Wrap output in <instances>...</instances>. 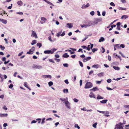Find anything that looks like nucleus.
Segmentation results:
<instances>
[{
  "instance_id": "nucleus-35",
  "label": "nucleus",
  "mask_w": 129,
  "mask_h": 129,
  "mask_svg": "<svg viewBox=\"0 0 129 129\" xmlns=\"http://www.w3.org/2000/svg\"><path fill=\"white\" fill-rule=\"evenodd\" d=\"M80 66L82 67H83V63L81 61H79Z\"/></svg>"
},
{
  "instance_id": "nucleus-31",
  "label": "nucleus",
  "mask_w": 129,
  "mask_h": 129,
  "mask_svg": "<svg viewBox=\"0 0 129 129\" xmlns=\"http://www.w3.org/2000/svg\"><path fill=\"white\" fill-rule=\"evenodd\" d=\"M53 83L51 81H50L49 82L48 84L49 86H51L53 85Z\"/></svg>"
},
{
  "instance_id": "nucleus-26",
  "label": "nucleus",
  "mask_w": 129,
  "mask_h": 129,
  "mask_svg": "<svg viewBox=\"0 0 129 129\" xmlns=\"http://www.w3.org/2000/svg\"><path fill=\"white\" fill-rule=\"evenodd\" d=\"M68 51L70 52L71 54H74L75 53V52L74 51H72L71 50H66V51Z\"/></svg>"
},
{
  "instance_id": "nucleus-28",
  "label": "nucleus",
  "mask_w": 129,
  "mask_h": 129,
  "mask_svg": "<svg viewBox=\"0 0 129 129\" xmlns=\"http://www.w3.org/2000/svg\"><path fill=\"white\" fill-rule=\"evenodd\" d=\"M119 44H116L114 45V46H115V47L118 48H120V46H119Z\"/></svg>"
},
{
  "instance_id": "nucleus-39",
  "label": "nucleus",
  "mask_w": 129,
  "mask_h": 129,
  "mask_svg": "<svg viewBox=\"0 0 129 129\" xmlns=\"http://www.w3.org/2000/svg\"><path fill=\"white\" fill-rule=\"evenodd\" d=\"M89 97L91 98H95V95L93 94L92 95H89Z\"/></svg>"
},
{
  "instance_id": "nucleus-14",
  "label": "nucleus",
  "mask_w": 129,
  "mask_h": 129,
  "mask_svg": "<svg viewBox=\"0 0 129 129\" xmlns=\"http://www.w3.org/2000/svg\"><path fill=\"white\" fill-rule=\"evenodd\" d=\"M96 98L97 99H104V97L101 96L100 95L98 94V95Z\"/></svg>"
},
{
  "instance_id": "nucleus-41",
  "label": "nucleus",
  "mask_w": 129,
  "mask_h": 129,
  "mask_svg": "<svg viewBox=\"0 0 129 129\" xmlns=\"http://www.w3.org/2000/svg\"><path fill=\"white\" fill-rule=\"evenodd\" d=\"M54 59L57 62H59L60 61V59H57L56 58H55Z\"/></svg>"
},
{
  "instance_id": "nucleus-34",
  "label": "nucleus",
  "mask_w": 129,
  "mask_h": 129,
  "mask_svg": "<svg viewBox=\"0 0 129 129\" xmlns=\"http://www.w3.org/2000/svg\"><path fill=\"white\" fill-rule=\"evenodd\" d=\"M67 25L68 26L69 28H71L73 26L71 24L68 23L67 24Z\"/></svg>"
},
{
  "instance_id": "nucleus-42",
  "label": "nucleus",
  "mask_w": 129,
  "mask_h": 129,
  "mask_svg": "<svg viewBox=\"0 0 129 129\" xmlns=\"http://www.w3.org/2000/svg\"><path fill=\"white\" fill-rule=\"evenodd\" d=\"M90 14L92 15H93L94 14V11H92L90 13Z\"/></svg>"
},
{
  "instance_id": "nucleus-33",
  "label": "nucleus",
  "mask_w": 129,
  "mask_h": 129,
  "mask_svg": "<svg viewBox=\"0 0 129 129\" xmlns=\"http://www.w3.org/2000/svg\"><path fill=\"white\" fill-rule=\"evenodd\" d=\"M37 45V46L39 47V48H40L42 46V44L41 43H38Z\"/></svg>"
},
{
  "instance_id": "nucleus-16",
  "label": "nucleus",
  "mask_w": 129,
  "mask_h": 129,
  "mask_svg": "<svg viewBox=\"0 0 129 129\" xmlns=\"http://www.w3.org/2000/svg\"><path fill=\"white\" fill-rule=\"evenodd\" d=\"M69 56V55L67 54V53L64 54L62 55V57L65 58H68Z\"/></svg>"
},
{
  "instance_id": "nucleus-30",
  "label": "nucleus",
  "mask_w": 129,
  "mask_h": 129,
  "mask_svg": "<svg viewBox=\"0 0 129 129\" xmlns=\"http://www.w3.org/2000/svg\"><path fill=\"white\" fill-rule=\"evenodd\" d=\"M113 63L114 65H118L119 64V63L118 62L115 61L113 62Z\"/></svg>"
},
{
  "instance_id": "nucleus-38",
  "label": "nucleus",
  "mask_w": 129,
  "mask_h": 129,
  "mask_svg": "<svg viewBox=\"0 0 129 129\" xmlns=\"http://www.w3.org/2000/svg\"><path fill=\"white\" fill-rule=\"evenodd\" d=\"M75 127L76 128H77L78 129H79L80 128V127L78 126V124H76L75 125Z\"/></svg>"
},
{
  "instance_id": "nucleus-37",
  "label": "nucleus",
  "mask_w": 129,
  "mask_h": 129,
  "mask_svg": "<svg viewBox=\"0 0 129 129\" xmlns=\"http://www.w3.org/2000/svg\"><path fill=\"white\" fill-rule=\"evenodd\" d=\"M97 124V122H96L95 123L93 124L92 125L93 127H94L95 128H96V125Z\"/></svg>"
},
{
  "instance_id": "nucleus-50",
  "label": "nucleus",
  "mask_w": 129,
  "mask_h": 129,
  "mask_svg": "<svg viewBox=\"0 0 129 129\" xmlns=\"http://www.w3.org/2000/svg\"><path fill=\"white\" fill-rule=\"evenodd\" d=\"M87 61L91 59V58L90 57H88L85 58Z\"/></svg>"
},
{
  "instance_id": "nucleus-44",
  "label": "nucleus",
  "mask_w": 129,
  "mask_h": 129,
  "mask_svg": "<svg viewBox=\"0 0 129 129\" xmlns=\"http://www.w3.org/2000/svg\"><path fill=\"white\" fill-rule=\"evenodd\" d=\"M63 66L65 67H68V64L67 63H64L63 64Z\"/></svg>"
},
{
  "instance_id": "nucleus-13",
  "label": "nucleus",
  "mask_w": 129,
  "mask_h": 129,
  "mask_svg": "<svg viewBox=\"0 0 129 129\" xmlns=\"http://www.w3.org/2000/svg\"><path fill=\"white\" fill-rule=\"evenodd\" d=\"M104 74V73L103 72H102L99 73L98 74V76L99 77H101L103 76Z\"/></svg>"
},
{
  "instance_id": "nucleus-52",
  "label": "nucleus",
  "mask_w": 129,
  "mask_h": 129,
  "mask_svg": "<svg viewBox=\"0 0 129 129\" xmlns=\"http://www.w3.org/2000/svg\"><path fill=\"white\" fill-rule=\"evenodd\" d=\"M86 49L88 51H89L90 50V45H88Z\"/></svg>"
},
{
  "instance_id": "nucleus-11",
  "label": "nucleus",
  "mask_w": 129,
  "mask_h": 129,
  "mask_svg": "<svg viewBox=\"0 0 129 129\" xmlns=\"http://www.w3.org/2000/svg\"><path fill=\"white\" fill-rule=\"evenodd\" d=\"M98 111L99 113H102L104 114H109V112L108 111Z\"/></svg>"
},
{
  "instance_id": "nucleus-6",
  "label": "nucleus",
  "mask_w": 129,
  "mask_h": 129,
  "mask_svg": "<svg viewBox=\"0 0 129 129\" xmlns=\"http://www.w3.org/2000/svg\"><path fill=\"white\" fill-rule=\"evenodd\" d=\"M41 20L42 21H41V23L43 24L46 21L47 19L44 17H42L41 18Z\"/></svg>"
},
{
  "instance_id": "nucleus-12",
  "label": "nucleus",
  "mask_w": 129,
  "mask_h": 129,
  "mask_svg": "<svg viewBox=\"0 0 129 129\" xmlns=\"http://www.w3.org/2000/svg\"><path fill=\"white\" fill-rule=\"evenodd\" d=\"M8 115L7 114H0V117H7Z\"/></svg>"
},
{
  "instance_id": "nucleus-43",
  "label": "nucleus",
  "mask_w": 129,
  "mask_h": 129,
  "mask_svg": "<svg viewBox=\"0 0 129 129\" xmlns=\"http://www.w3.org/2000/svg\"><path fill=\"white\" fill-rule=\"evenodd\" d=\"M48 60L50 62H51L53 63H55V62L53 61V60L52 59H49Z\"/></svg>"
},
{
  "instance_id": "nucleus-58",
  "label": "nucleus",
  "mask_w": 129,
  "mask_h": 129,
  "mask_svg": "<svg viewBox=\"0 0 129 129\" xmlns=\"http://www.w3.org/2000/svg\"><path fill=\"white\" fill-rule=\"evenodd\" d=\"M65 32L64 31H63L62 33V34H61L60 35V36H64L65 35Z\"/></svg>"
},
{
  "instance_id": "nucleus-55",
  "label": "nucleus",
  "mask_w": 129,
  "mask_h": 129,
  "mask_svg": "<svg viewBox=\"0 0 129 129\" xmlns=\"http://www.w3.org/2000/svg\"><path fill=\"white\" fill-rule=\"evenodd\" d=\"M76 55L74 54L73 55H71V57H72L73 58H75L76 57Z\"/></svg>"
},
{
  "instance_id": "nucleus-49",
  "label": "nucleus",
  "mask_w": 129,
  "mask_h": 129,
  "mask_svg": "<svg viewBox=\"0 0 129 129\" xmlns=\"http://www.w3.org/2000/svg\"><path fill=\"white\" fill-rule=\"evenodd\" d=\"M3 109L5 110H7L8 109L6 107V106L5 105H4V106L3 107Z\"/></svg>"
},
{
  "instance_id": "nucleus-23",
  "label": "nucleus",
  "mask_w": 129,
  "mask_h": 129,
  "mask_svg": "<svg viewBox=\"0 0 129 129\" xmlns=\"http://www.w3.org/2000/svg\"><path fill=\"white\" fill-rule=\"evenodd\" d=\"M128 17V16H127L126 15H124L122 16L121 17V19H123V18H124L125 19H126V18Z\"/></svg>"
},
{
  "instance_id": "nucleus-57",
  "label": "nucleus",
  "mask_w": 129,
  "mask_h": 129,
  "mask_svg": "<svg viewBox=\"0 0 129 129\" xmlns=\"http://www.w3.org/2000/svg\"><path fill=\"white\" fill-rule=\"evenodd\" d=\"M116 29L118 30H120V26H117V27L116 28Z\"/></svg>"
},
{
  "instance_id": "nucleus-62",
  "label": "nucleus",
  "mask_w": 129,
  "mask_h": 129,
  "mask_svg": "<svg viewBox=\"0 0 129 129\" xmlns=\"http://www.w3.org/2000/svg\"><path fill=\"white\" fill-rule=\"evenodd\" d=\"M108 59L109 61H111V57L110 55H108Z\"/></svg>"
},
{
  "instance_id": "nucleus-10",
  "label": "nucleus",
  "mask_w": 129,
  "mask_h": 129,
  "mask_svg": "<svg viewBox=\"0 0 129 129\" xmlns=\"http://www.w3.org/2000/svg\"><path fill=\"white\" fill-rule=\"evenodd\" d=\"M32 33L31 34V36L34 37H35V38H37V35L36 32L33 30H32Z\"/></svg>"
},
{
  "instance_id": "nucleus-18",
  "label": "nucleus",
  "mask_w": 129,
  "mask_h": 129,
  "mask_svg": "<svg viewBox=\"0 0 129 129\" xmlns=\"http://www.w3.org/2000/svg\"><path fill=\"white\" fill-rule=\"evenodd\" d=\"M1 22H2L4 24H6L7 22V21L6 20H4L3 19H2V20L1 21Z\"/></svg>"
},
{
  "instance_id": "nucleus-2",
  "label": "nucleus",
  "mask_w": 129,
  "mask_h": 129,
  "mask_svg": "<svg viewBox=\"0 0 129 129\" xmlns=\"http://www.w3.org/2000/svg\"><path fill=\"white\" fill-rule=\"evenodd\" d=\"M92 86V84L90 82H87L84 88L86 89L89 88Z\"/></svg>"
},
{
  "instance_id": "nucleus-46",
  "label": "nucleus",
  "mask_w": 129,
  "mask_h": 129,
  "mask_svg": "<svg viewBox=\"0 0 129 129\" xmlns=\"http://www.w3.org/2000/svg\"><path fill=\"white\" fill-rule=\"evenodd\" d=\"M24 86L26 87V88H28V86L27 84V83L26 82H24Z\"/></svg>"
},
{
  "instance_id": "nucleus-4",
  "label": "nucleus",
  "mask_w": 129,
  "mask_h": 129,
  "mask_svg": "<svg viewBox=\"0 0 129 129\" xmlns=\"http://www.w3.org/2000/svg\"><path fill=\"white\" fill-rule=\"evenodd\" d=\"M35 48L34 47H33L29 51L27 52V54H31L33 53L34 51L35 50Z\"/></svg>"
},
{
  "instance_id": "nucleus-32",
  "label": "nucleus",
  "mask_w": 129,
  "mask_h": 129,
  "mask_svg": "<svg viewBox=\"0 0 129 129\" xmlns=\"http://www.w3.org/2000/svg\"><path fill=\"white\" fill-rule=\"evenodd\" d=\"M0 48L2 50H3L5 49V47L2 45H0Z\"/></svg>"
},
{
  "instance_id": "nucleus-1",
  "label": "nucleus",
  "mask_w": 129,
  "mask_h": 129,
  "mask_svg": "<svg viewBox=\"0 0 129 129\" xmlns=\"http://www.w3.org/2000/svg\"><path fill=\"white\" fill-rule=\"evenodd\" d=\"M56 49L55 48H53L50 50L45 51L44 53L45 54H52L54 52L56 51Z\"/></svg>"
},
{
  "instance_id": "nucleus-47",
  "label": "nucleus",
  "mask_w": 129,
  "mask_h": 129,
  "mask_svg": "<svg viewBox=\"0 0 129 129\" xmlns=\"http://www.w3.org/2000/svg\"><path fill=\"white\" fill-rule=\"evenodd\" d=\"M119 10H126V8H123L121 7H120L119 8Z\"/></svg>"
},
{
  "instance_id": "nucleus-64",
  "label": "nucleus",
  "mask_w": 129,
  "mask_h": 129,
  "mask_svg": "<svg viewBox=\"0 0 129 129\" xmlns=\"http://www.w3.org/2000/svg\"><path fill=\"white\" fill-rule=\"evenodd\" d=\"M13 86V85L12 84H10L9 86V87L10 88H11Z\"/></svg>"
},
{
  "instance_id": "nucleus-63",
  "label": "nucleus",
  "mask_w": 129,
  "mask_h": 129,
  "mask_svg": "<svg viewBox=\"0 0 129 129\" xmlns=\"http://www.w3.org/2000/svg\"><path fill=\"white\" fill-rule=\"evenodd\" d=\"M2 60L3 61H5L6 60V58L5 57H3L2 59Z\"/></svg>"
},
{
  "instance_id": "nucleus-19",
  "label": "nucleus",
  "mask_w": 129,
  "mask_h": 129,
  "mask_svg": "<svg viewBox=\"0 0 129 129\" xmlns=\"http://www.w3.org/2000/svg\"><path fill=\"white\" fill-rule=\"evenodd\" d=\"M43 76L45 78H49L50 79H51V77L50 75H44Z\"/></svg>"
},
{
  "instance_id": "nucleus-59",
  "label": "nucleus",
  "mask_w": 129,
  "mask_h": 129,
  "mask_svg": "<svg viewBox=\"0 0 129 129\" xmlns=\"http://www.w3.org/2000/svg\"><path fill=\"white\" fill-rule=\"evenodd\" d=\"M62 102H63L65 101L66 100L64 99H62L61 98H60L59 99Z\"/></svg>"
},
{
  "instance_id": "nucleus-27",
  "label": "nucleus",
  "mask_w": 129,
  "mask_h": 129,
  "mask_svg": "<svg viewBox=\"0 0 129 129\" xmlns=\"http://www.w3.org/2000/svg\"><path fill=\"white\" fill-rule=\"evenodd\" d=\"M99 66V65L98 64H94L92 66V67L96 68H98Z\"/></svg>"
},
{
  "instance_id": "nucleus-5",
  "label": "nucleus",
  "mask_w": 129,
  "mask_h": 129,
  "mask_svg": "<svg viewBox=\"0 0 129 129\" xmlns=\"http://www.w3.org/2000/svg\"><path fill=\"white\" fill-rule=\"evenodd\" d=\"M102 20V19L101 18H96L94 20V22H93V23H94V25L95 24H97L98 22H100Z\"/></svg>"
},
{
  "instance_id": "nucleus-40",
  "label": "nucleus",
  "mask_w": 129,
  "mask_h": 129,
  "mask_svg": "<svg viewBox=\"0 0 129 129\" xmlns=\"http://www.w3.org/2000/svg\"><path fill=\"white\" fill-rule=\"evenodd\" d=\"M102 50L101 52L102 53H104L105 51V49L103 47H102Z\"/></svg>"
},
{
  "instance_id": "nucleus-29",
  "label": "nucleus",
  "mask_w": 129,
  "mask_h": 129,
  "mask_svg": "<svg viewBox=\"0 0 129 129\" xmlns=\"http://www.w3.org/2000/svg\"><path fill=\"white\" fill-rule=\"evenodd\" d=\"M35 67L37 69H40L42 68V67L40 66L36 65Z\"/></svg>"
},
{
  "instance_id": "nucleus-45",
  "label": "nucleus",
  "mask_w": 129,
  "mask_h": 129,
  "mask_svg": "<svg viewBox=\"0 0 129 129\" xmlns=\"http://www.w3.org/2000/svg\"><path fill=\"white\" fill-rule=\"evenodd\" d=\"M125 47V46L124 44H122L120 45V47H122L123 48H124Z\"/></svg>"
},
{
  "instance_id": "nucleus-53",
  "label": "nucleus",
  "mask_w": 129,
  "mask_h": 129,
  "mask_svg": "<svg viewBox=\"0 0 129 129\" xmlns=\"http://www.w3.org/2000/svg\"><path fill=\"white\" fill-rule=\"evenodd\" d=\"M48 39L51 42L52 41V39H51V36H49L48 37Z\"/></svg>"
},
{
  "instance_id": "nucleus-17",
  "label": "nucleus",
  "mask_w": 129,
  "mask_h": 129,
  "mask_svg": "<svg viewBox=\"0 0 129 129\" xmlns=\"http://www.w3.org/2000/svg\"><path fill=\"white\" fill-rule=\"evenodd\" d=\"M17 4L21 6L23 4L22 2L21 1H19L17 2Z\"/></svg>"
},
{
  "instance_id": "nucleus-22",
  "label": "nucleus",
  "mask_w": 129,
  "mask_h": 129,
  "mask_svg": "<svg viewBox=\"0 0 129 129\" xmlns=\"http://www.w3.org/2000/svg\"><path fill=\"white\" fill-rule=\"evenodd\" d=\"M105 40V39L103 37H101L100 39L99 40V42H103Z\"/></svg>"
},
{
  "instance_id": "nucleus-25",
  "label": "nucleus",
  "mask_w": 129,
  "mask_h": 129,
  "mask_svg": "<svg viewBox=\"0 0 129 129\" xmlns=\"http://www.w3.org/2000/svg\"><path fill=\"white\" fill-rule=\"evenodd\" d=\"M36 40H34L32 41V42L31 43V45H33L36 44Z\"/></svg>"
},
{
  "instance_id": "nucleus-7",
  "label": "nucleus",
  "mask_w": 129,
  "mask_h": 129,
  "mask_svg": "<svg viewBox=\"0 0 129 129\" xmlns=\"http://www.w3.org/2000/svg\"><path fill=\"white\" fill-rule=\"evenodd\" d=\"M89 4L88 3H87L86 5H85V4H84L82 5L81 8L82 9H85L89 7Z\"/></svg>"
},
{
  "instance_id": "nucleus-8",
  "label": "nucleus",
  "mask_w": 129,
  "mask_h": 129,
  "mask_svg": "<svg viewBox=\"0 0 129 129\" xmlns=\"http://www.w3.org/2000/svg\"><path fill=\"white\" fill-rule=\"evenodd\" d=\"M87 23L89 26L92 25H94L93 22L91 21H88Z\"/></svg>"
},
{
  "instance_id": "nucleus-3",
  "label": "nucleus",
  "mask_w": 129,
  "mask_h": 129,
  "mask_svg": "<svg viewBox=\"0 0 129 129\" xmlns=\"http://www.w3.org/2000/svg\"><path fill=\"white\" fill-rule=\"evenodd\" d=\"M115 129H123L122 123L120 122L116 125Z\"/></svg>"
},
{
  "instance_id": "nucleus-15",
  "label": "nucleus",
  "mask_w": 129,
  "mask_h": 129,
  "mask_svg": "<svg viewBox=\"0 0 129 129\" xmlns=\"http://www.w3.org/2000/svg\"><path fill=\"white\" fill-rule=\"evenodd\" d=\"M90 90H92L93 91H95L96 90H99V89L97 87H93V88L90 89Z\"/></svg>"
},
{
  "instance_id": "nucleus-20",
  "label": "nucleus",
  "mask_w": 129,
  "mask_h": 129,
  "mask_svg": "<svg viewBox=\"0 0 129 129\" xmlns=\"http://www.w3.org/2000/svg\"><path fill=\"white\" fill-rule=\"evenodd\" d=\"M108 100H103L100 101V103L103 104L106 103Z\"/></svg>"
},
{
  "instance_id": "nucleus-60",
  "label": "nucleus",
  "mask_w": 129,
  "mask_h": 129,
  "mask_svg": "<svg viewBox=\"0 0 129 129\" xmlns=\"http://www.w3.org/2000/svg\"><path fill=\"white\" fill-rule=\"evenodd\" d=\"M46 120L47 121L48 120H52V119L51 118H49L47 119H46Z\"/></svg>"
},
{
  "instance_id": "nucleus-21",
  "label": "nucleus",
  "mask_w": 129,
  "mask_h": 129,
  "mask_svg": "<svg viewBox=\"0 0 129 129\" xmlns=\"http://www.w3.org/2000/svg\"><path fill=\"white\" fill-rule=\"evenodd\" d=\"M113 68L116 70H119L120 69L119 67H118L113 66Z\"/></svg>"
},
{
  "instance_id": "nucleus-56",
  "label": "nucleus",
  "mask_w": 129,
  "mask_h": 129,
  "mask_svg": "<svg viewBox=\"0 0 129 129\" xmlns=\"http://www.w3.org/2000/svg\"><path fill=\"white\" fill-rule=\"evenodd\" d=\"M64 82L67 84H68L69 83V82L68 80H64Z\"/></svg>"
},
{
  "instance_id": "nucleus-36",
  "label": "nucleus",
  "mask_w": 129,
  "mask_h": 129,
  "mask_svg": "<svg viewBox=\"0 0 129 129\" xmlns=\"http://www.w3.org/2000/svg\"><path fill=\"white\" fill-rule=\"evenodd\" d=\"M98 50V49L97 48H93L92 49V51L94 53L95 51H96Z\"/></svg>"
},
{
  "instance_id": "nucleus-9",
  "label": "nucleus",
  "mask_w": 129,
  "mask_h": 129,
  "mask_svg": "<svg viewBox=\"0 0 129 129\" xmlns=\"http://www.w3.org/2000/svg\"><path fill=\"white\" fill-rule=\"evenodd\" d=\"M64 103L66 105V106L68 108L70 109L71 107L70 106V104L69 102L68 101L65 102Z\"/></svg>"
},
{
  "instance_id": "nucleus-48",
  "label": "nucleus",
  "mask_w": 129,
  "mask_h": 129,
  "mask_svg": "<svg viewBox=\"0 0 129 129\" xmlns=\"http://www.w3.org/2000/svg\"><path fill=\"white\" fill-rule=\"evenodd\" d=\"M110 5L113 6H115V5L114 4V3H113L112 2H111L110 3Z\"/></svg>"
},
{
  "instance_id": "nucleus-24",
  "label": "nucleus",
  "mask_w": 129,
  "mask_h": 129,
  "mask_svg": "<svg viewBox=\"0 0 129 129\" xmlns=\"http://www.w3.org/2000/svg\"><path fill=\"white\" fill-rule=\"evenodd\" d=\"M68 91V90L67 89H64L63 90V92L65 93H67Z\"/></svg>"
},
{
  "instance_id": "nucleus-51",
  "label": "nucleus",
  "mask_w": 129,
  "mask_h": 129,
  "mask_svg": "<svg viewBox=\"0 0 129 129\" xmlns=\"http://www.w3.org/2000/svg\"><path fill=\"white\" fill-rule=\"evenodd\" d=\"M107 81L108 83H110L111 81V80L110 79H108L107 80Z\"/></svg>"
},
{
  "instance_id": "nucleus-61",
  "label": "nucleus",
  "mask_w": 129,
  "mask_h": 129,
  "mask_svg": "<svg viewBox=\"0 0 129 129\" xmlns=\"http://www.w3.org/2000/svg\"><path fill=\"white\" fill-rule=\"evenodd\" d=\"M74 102H77L78 101V100L76 99H74Z\"/></svg>"
},
{
  "instance_id": "nucleus-54",
  "label": "nucleus",
  "mask_w": 129,
  "mask_h": 129,
  "mask_svg": "<svg viewBox=\"0 0 129 129\" xmlns=\"http://www.w3.org/2000/svg\"><path fill=\"white\" fill-rule=\"evenodd\" d=\"M23 51H22L20 53H19V54H18V56H20L23 53Z\"/></svg>"
}]
</instances>
